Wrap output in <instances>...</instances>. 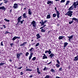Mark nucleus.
<instances>
[{
    "label": "nucleus",
    "mask_w": 78,
    "mask_h": 78,
    "mask_svg": "<svg viewBox=\"0 0 78 78\" xmlns=\"http://www.w3.org/2000/svg\"><path fill=\"white\" fill-rule=\"evenodd\" d=\"M9 62H12V59H11V58L9 59Z\"/></svg>",
    "instance_id": "54"
},
{
    "label": "nucleus",
    "mask_w": 78,
    "mask_h": 78,
    "mask_svg": "<svg viewBox=\"0 0 78 78\" xmlns=\"http://www.w3.org/2000/svg\"><path fill=\"white\" fill-rule=\"evenodd\" d=\"M24 9H23V10H24V11H26V10H27V6H25V7H24Z\"/></svg>",
    "instance_id": "44"
},
{
    "label": "nucleus",
    "mask_w": 78,
    "mask_h": 78,
    "mask_svg": "<svg viewBox=\"0 0 78 78\" xmlns=\"http://www.w3.org/2000/svg\"><path fill=\"white\" fill-rule=\"evenodd\" d=\"M4 64H5V63H0V66H3Z\"/></svg>",
    "instance_id": "39"
},
{
    "label": "nucleus",
    "mask_w": 78,
    "mask_h": 78,
    "mask_svg": "<svg viewBox=\"0 0 78 78\" xmlns=\"http://www.w3.org/2000/svg\"><path fill=\"white\" fill-rule=\"evenodd\" d=\"M59 64H58L56 63V66L57 67V68H58V67H60V65H59Z\"/></svg>",
    "instance_id": "35"
},
{
    "label": "nucleus",
    "mask_w": 78,
    "mask_h": 78,
    "mask_svg": "<svg viewBox=\"0 0 78 78\" xmlns=\"http://www.w3.org/2000/svg\"><path fill=\"white\" fill-rule=\"evenodd\" d=\"M0 9H2L3 10H4V11H5L6 9L5 7V6H2V7H0Z\"/></svg>",
    "instance_id": "15"
},
{
    "label": "nucleus",
    "mask_w": 78,
    "mask_h": 78,
    "mask_svg": "<svg viewBox=\"0 0 78 78\" xmlns=\"http://www.w3.org/2000/svg\"><path fill=\"white\" fill-rule=\"evenodd\" d=\"M5 33H4V34H8V33H10V32H8L7 31H5Z\"/></svg>",
    "instance_id": "38"
},
{
    "label": "nucleus",
    "mask_w": 78,
    "mask_h": 78,
    "mask_svg": "<svg viewBox=\"0 0 78 78\" xmlns=\"http://www.w3.org/2000/svg\"><path fill=\"white\" fill-rule=\"evenodd\" d=\"M56 15L57 16V15H56V14L54 13L53 14L52 16L53 17H56Z\"/></svg>",
    "instance_id": "33"
},
{
    "label": "nucleus",
    "mask_w": 78,
    "mask_h": 78,
    "mask_svg": "<svg viewBox=\"0 0 78 78\" xmlns=\"http://www.w3.org/2000/svg\"><path fill=\"white\" fill-rule=\"evenodd\" d=\"M1 46H3V41H2L1 43Z\"/></svg>",
    "instance_id": "48"
},
{
    "label": "nucleus",
    "mask_w": 78,
    "mask_h": 78,
    "mask_svg": "<svg viewBox=\"0 0 78 78\" xmlns=\"http://www.w3.org/2000/svg\"><path fill=\"white\" fill-rule=\"evenodd\" d=\"M19 23H21V24H22L23 23V21H20V22H18Z\"/></svg>",
    "instance_id": "49"
},
{
    "label": "nucleus",
    "mask_w": 78,
    "mask_h": 78,
    "mask_svg": "<svg viewBox=\"0 0 78 78\" xmlns=\"http://www.w3.org/2000/svg\"><path fill=\"white\" fill-rule=\"evenodd\" d=\"M39 43H38L36 44V45H35V47H37V46H39Z\"/></svg>",
    "instance_id": "46"
},
{
    "label": "nucleus",
    "mask_w": 78,
    "mask_h": 78,
    "mask_svg": "<svg viewBox=\"0 0 78 78\" xmlns=\"http://www.w3.org/2000/svg\"><path fill=\"white\" fill-rule=\"evenodd\" d=\"M46 18L47 19H50V18H51V16H50V15L49 14L47 15Z\"/></svg>",
    "instance_id": "26"
},
{
    "label": "nucleus",
    "mask_w": 78,
    "mask_h": 78,
    "mask_svg": "<svg viewBox=\"0 0 78 78\" xmlns=\"http://www.w3.org/2000/svg\"><path fill=\"white\" fill-rule=\"evenodd\" d=\"M22 19V16H19L17 20H18V22H20V21Z\"/></svg>",
    "instance_id": "17"
},
{
    "label": "nucleus",
    "mask_w": 78,
    "mask_h": 78,
    "mask_svg": "<svg viewBox=\"0 0 78 78\" xmlns=\"http://www.w3.org/2000/svg\"><path fill=\"white\" fill-rule=\"evenodd\" d=\"M73 61H78L77 59V57L76 56L74 57V59H73Z\"/></svg>",
    "instance_id": "32"
},
{
    "label": "nucleus",
    "mask_w": 78,
    "mask_h": 78,
    "mask_svg": "<svg viewBox=\"0 0 78 78\" xmlns=\"http://www.w3.org/2000/svg\"><path fill=\"white\" fill-rule=\"evenodd\" d=\"M36 59V57H34V58H32V60L33 61H34Z\"/></svg>",
    "instance_id": "47"
},
{
    "label": "nucleus",
    "mask_w": 78,
    "mask_h": 78,
    "mask_svg": "<svg viewBox=\"0 0 78 78\" xmlns=\"http://www.w3.org/2000/svg\"><path fill=\"white\" fill-rule=\"evenodd\" d=\"M72 20H75V22H76V23H78V19L76 18H71Z\"/></svg>",
    "instance_id": "13"
},
{
    "label": "nucleus",
    "mask_w": 78,
    "mask_h": 78,
    "mask_svg": "<svg viewBox=\"0 0 78 78\" xmlns=\"http://www.w3.org/2000/svg\"><path fill=\"white\" fill-rule=\"evenodd\" d=\"M7 0H3L4 3L6 4L8 2H9V1H7Z\"/></svg>",
    "instance_id": "29"
},
{
    "label": "nucleus",
    "mask_w": 78,
    "mask_h": 78,
    "mask_svg": "<svg viewBox=\"0 0 78 78\" xmlns=\"http://www.w3.org/2000/svg\"><path fill=\"white\" fill-rule=\"evenodd\" d=\"M43 59H47L48 58H47V56H46V55L45 54H43Z\"/></svg>",
    "instance_id": "14"
},
{
    "label": "nucleus",
    "mask_w": 78,
    "mask_h": 78,
    "mask_svg": "<svg viewBox=\"0 0 78 78\" xmlns=\"http://www.w3.org/2000/svg\"><path fill=\"white\" fill-rule=\"evenodd\" d=\"M27 44V42H24V43H23L22 44H20V46L21 47V46H25V44Z\"/></svg>",
    "instance_id": "19"
},
{
    "label": "nucleus",
    "mask_w": 78,
    "mask_h": 78,
    "mask_svg": "<svg viewBox=\"0 0 78 78\" xmlns=\"http://www.w3.org/2000/svg\"><path fill=\"white\" fill-rule=\"evenodd\" d=\"M66 1V0H61L60 1V3H64Z\"/></svg>",
    "instance_id": "42"
},
{
    "label": "nucleus",
    "mask_w": 78,
    "mask_h": 78,
    "mask_svg": "<svg viewBox=\"0 0 78 78\" xmlns=\"http://www.w3.org/2000/svg\"><path fill=\"white\" fill-rule=\"evenodd\" d=\"M35 44V43H33L32 45H34Z\"/></svg>",
    "instance_id": "63"
},
{
    "label": "nucleus",
    "mask_w": 78,
    "mask_h": 78,
    "mask_svg": "<svg viewBox=\"0 0 78 78\" xmlns=\"http://www.w3.org/2000/svg\"><path fill=\"white\" fill-rule=\"evenodd\" d=\"M76 6H78V0L76 2H74L73 5L69 8L68 10L69 11L73 10V6L75 9H76Z\"/></svg>",
    "instance_id": "1"
},
{
    "label": "nucleus",
    "mask_w": 78,
    "mask_h": 78,
    "mask_svg": "<svg viewBox=\"0 0 78 78\" xmlns=\"http://www.w3.org/2000/svg\"><path fill=\"white\" fill-rule=\"evenodd\" d=\"M19 23L18 22L16 24H15V25H16V26H17L18 25H19Z\"/></svg>",
    "instance_id": "53"
},
{
    "label": "nucleus",
    "mask_w": 78,
    "mask_h": 78,
    "mask_svg": "<svg viewBox=\"0 0 78 78\" xmlns=\"http://www.w3.org/2000/svg\"><path fill=\"white\" fill-rule=\"evenodd\" d=\"M73 11H69L65 14V15H67L68 16H69V17H72V16L73 15Z\"/></svg>",
    "instance_id": "3"
},
{
    "label": "nucleus",
    "mask_w": 78,
    "mask_h": 78,
    "mask_svg": "<svg viewBox=\"0 0 78 78\" xmlns=\"http://www.w3.org/2000/svg\"><path fill=\"white\" fill-rule=\"evenodd\" d=\"M70 3V1H66V5H67L69 4V3Z\"/></svg>",
    "instance_id": "34"
},
{
    "label": "nucleus",
    "mask_w": 78,
    "mask_h": 78,
    "mask_svg": "<svg viewBox=\"0 0 78 78\" xmlns=\"http://www.w3.org/2000/svg\"><path fill=\"white\" fill-rule=\"evenodd\" d=\"M59 71H62V67L60 68L59 69Z\"/></svg>",
    "instance_id": "51"
},
{
    "label": "nucleus",
    "mask_w": 78,
    "mask_h": 78,
    "mask_svg": "<svg viewBox=\"0 0 78 78\" xmlns=\"http://www.w3.org/2000/svg\"><path fill=\"white\" fill-rule=\"evenodd\" d=\"M51 61L49 63H48V65H50V64H51Z\"/></svg>",
    "instance_id": "58"
},
{
    "label": "nucleus",
    "mask_w": 78,
    "mask_h": 78,
    "mask_svg": "<svg viewBox=\"0 0 78 78\" xmlns=\"http://www.w3.org/2000/svg\"><path fill=\"white\" fill-rule=\"evenodd\" d=\"M63 37H64L62 36H60L58 37V39L59 40H61V39H62Z\"/></svg>",
    "instance_id": "24"
},
{
    "label": "nucleus",
    "mask_w": 78,
    "mask_h": 78,
    "mask_svg": "<svg viewBox=\"0 0 78 78\" xmlns=\"http://www.w3.org/2000/svg\"><path fill=\"white\" fill-rule=\"evenodd\" d=\"M36 25L37 24L36 21L34 20H33L32 22L31 23V24L30 25V27H31V25H32L34 28H36Z\"/></svg>",
    "instance_id": "2"
},
{
    "label": "nucleus",
    "mask_w": 78,
    "mask_h": 78,
    "mask_svg": "<svg viewBox=\"0 0 78 78\" xmlns=\"http://www.w3.org/2000/svg\"><path fill=\"white\" fill-rule=\"evenodd\" d=\"M44 78H50V75H46Z\"/></svg>",
    "instance_id": "36"
},
{
    "label": "nucleus",
    "mask_w": 78,
    "mask_h": 78,
    "mask_svg": "<svg viewBox=\"0 0 78 78\" xmlns=\"http://www.w3.org/2000/svg\"><path fill=\"white\" fill-rule=\"evenodd\" d=\"M78 55H77V56H76V57H77V61H78Z\"/></svg>",
    "instance_id": "64"
},
{
    "label": "nucleus",
    "mask_w": 78,
    "mask_h": 78,
    "mask_svg": "<svg viewBox=\"0 0 78 78\" xmlns=\"http://www.w3.org/2000/svg\"><path fill=\"white\" fill-rule=\"evenodd\" d=\"M26 69L25 70V71H30L31 72V71H32V69H28V67L26 66Z\"/></svg>",
    "instance_id": "21"
},
{
    "label": "nucleus",
    "mask_w": 78,
    "mask_h": 78,
    "mask_svg": "<svg viewBox=\"0 0 78 78\" xmlns=\"http://www.w3.org/2000/svg\"><path fill=\"white\" fill-rule=\"evenodd\" d=\"M48 70V68L46 67V66H45L44 69H43V70L44 71H45V70Z\"/></svg>",
    "instance_id": "30"
},
{
    "label": "nucleus",
    "mask_w": 78,
    "mask_h": 78,
    "mask_svg": "<svg viewBox=\"0 0 78 78\" xmlns=\"http://www.w3.org/2000/svg\"><path fill=\"white\" fill-rule=\"evenodd\" d=\"M18 4H17L15 3L13 5V8H14V9H17L18 8Z\"/></svg>",
    "instance_id": "8"
},
{
    "label": "nucleus",
    "mask_w": 78,
    "mask_h": 78,
    "mask_svg": "<svg viewBox=\"0 0 78 78\" xmlns=\"http://www.w3.org/2000/svg\"><path fill=\"white\" fill-rule=\"evenodd\" d=\"M73 36H74V35H72L70 37L68 36V38H69L68 40H69V42H70V41H71L70 39H72V38H73Z\"/></svg>",
    "instance_id": "11"
},
{
    "label": "nucleus",
    "mask_w": 78,
    "mask_h": 78,
    "mask_svg": "<svg viewBox=\"0 0 78 78\" xmlns=\"http://www.w3.org/2000/svg\"><path fill=\"white\" fill-rule=\"evenodd\" d=\"M47 4L49 5V6H51V5H53V2L51 0H48L47 1Z\"/></svg>",
    "instance_id": "7"
},
{
    "label": "nucleus",
    "mask_w": 78,
    "mask_h": 78,
    "mask_svg": "<svg viewBox=\"0 0 78 78\" xmlns=\"http://www.w3.org/2000/svg\"><path fill=\"white\" fill-rule=\"evenodd\" d=\"M37 72L38 73V74H41V72H40V71H39V67L37 68Z\"/></svg>",
    "instance_id": "20"
},
{
    "label": "nucleus",
    "mask_w": 78,
    "mask_h": 78,
    "mask_svg": "<svg viewBox=\"0 0 78 78\" xmlns=\"http://www.w3.org/2000/svg\"><path fill=\"white\" fill-rule=\"evenodd\" d=\"M4 20H5V21H6V22H9V20H8L6 19L5 18L4 19Z\"/></svg>",
    "instance_id": "37"
},
{
    "label": "nucleus",
    "mask_w": 78,
    "mask_h": 78,
    "mask_svg": "<svg viewBox=\"0 0 78 78\" xmlns=\"http://www.w3.org/2000/svg\"><path fill=\"white\" fill-rule=\"evenodd\" d=\"M23 72H20V75H23Z\"/></svg>",
    "instance_id": "50"
},
{
    "label": "nucleus",
    "mask_w": 78,
    "mask_h": 78,
    "mask_svg": "<svg viewBox=\"0 0 78 78\" xmlns=\"http://www.w3.org/2000/svg\"><path fill=\"white\" fill-rule=\"evenodd\" d=\"M13 45V43H10V46H12Z\"/></svg>",
    "instance_id": "59"
},
{
    "label": "nucleus",
    "mask_w": 78,
    "mask_h": 78,
    "mask_svg": "<svg viewBox=\"0 0 78 78\" xmlns=\"http://www.w3.org/2000/svg\"><path fill=\"white\" fill-rule=\"evenodd\" d=\"M48 53V54L49 53V51L47 50L46 51H45V53L46 54V53Z\"/></svg>",
    "instance_id": "45"
},
{
    "label": "nucleus",
    "mask_w": 78,
    "mask_h": 78,
    "mask_svg": "<svg viewBox=\"0 0 78 78\" xmlns=\"http://www.w3.org/2000/svg\"><path fill=\"white\" fill-rule=\"evenodd\" d=\"M11 12H12V9H11L9 10L10 13H11Z\"/></svg>",
    "instance_id": "60"
},
{
    "label": "nucleus",
    "mask_w": 78,
    "mask_h": 78,
    "mask_svg": "<svg viewBox=\"0 0 78 78\" xmlns=\"http://www.w3.org/2000/svg\"><path fill=\"white\" fill-rule=\"evenodd\" d=\"M41 21L40 22V23L41 26L42 27L43 25H44L45 23L47 22L48 21L47 20H45L44 21L43 20H41Z\"/></svg>",
    "instance_id": "4"
},
{
    "label": "nucleus",
    "mask_w": 78,
    "mask_h": 78,
    "mask_svg": "<svg viewBox=\"0 0 78 78\" xmlns=\"http://www.w3.org/2000/svg\"><path fill=\"white\" fill-rule=\"evenodd\" d=\"M55 56V55L54 54L51 53L50 54V55H49V57L51 59H52L53 58V57Z\"/></svg>",
    "instance_id": "12"
},
{
    "label": "nucleus",
    "mask_w": 78,
    "mask_h": 78,
    "mask_svg": "<svg viewBox=\"0 0 78 78\" xmlns=\"http://www.w3.org/2000/svg\"><path fill=\"white\" fill-rule=\"evenodd\" d=\"M23 17L24 19H26V18H27V19H28V17H27V16H26V13H24L23 15Z\"/></svg>",
    "instance_id": "18"
},
{
    "label": "nucleus",
    "mask_w": 78,
    "mask_h": 78,
    "mask_svg": "<svg viewBox=\"0 0 78 78\" xmlns=\"http://www.w3.org/2000/svg\"><path fill=\"white\" fill-rule=\"evenodd\" d=\"M73 20H72L71 21H69V24L70 25H71V23H73Z\"/></svg>",
    "instance_id": "31"
},
{
    "label": "nucleus",
    "mask_w": 78,
    "mask_h": 78,
    "mask_svg": "<svg viewBox=\"0 0 78 78\" xmlns=\"http://www.w3.org/2000/svg\"><path fill=\"white\" fill-rule=\"evenodd\" d=\"M16 39H20V38L18 37L15 36L13 38L12 40L13 41H15V40H16Z\"/></svg>",
    "instance_id": "9"
},
{
    "label": "nucleus",
    "mask_w": 78,
    "mask_h": 78,
    "mask_svg": "<svg viewBox=\"0 0 78 78\" xmlns=\"http://www.w3.org/2000/svg\"><path fill=\"white\" fill-rule=\"evenodd\" d=\"M42 26H43V27H45L46 26V24H45V25H43Z\"/></svg>",
    "instance_id": "62"
},
{
    "label": "nucleus",
    "mask_w": 78,
    "mask_h": 78,
    "mask_svg": "<svg viewBox=\"0 0 78 78\" xmlns=\"http://www.w3.org/2000/svg\"><path fill=\"white\" fill-rule=\"evenodd\" d=\"M50 71L51 72L53 73H55V70H54V69H51L50 70Z\"/></svg>",
    "instance_id": "25"
},
{
    "label": "nucleus",
    "mask_w": 78,
    "mask_h": 78,
    "mask_svg": "<svg viewBox=\"0 0 78 78\" xmlns=\"http://www.w3.org/2000/svg\"><path fill=\"white\" fill-rule=\"evenodd\" d=\"M44 28V27L43 26L42 27H41L40 28V30H41V29H43L42 28Z\"/></svg>",
    "instance_id": "52"
},
{
    "label": "nucleus",
    "mask_w": 78,
    "mask_h": 78,
    "mask_svg": "<svg viewBox=\"0 0 78 78\" xmlns=\"http://www.w3.org/2000/svg\"><path fill=\"white\" fill-rule=\"evenodd\" d=\"M33 76V75H31L29 76L30 78H32Z\"/></svg>",
    "instance_id": "57"
},
{
    "label": "nucleus",
    "mask_w": 78,
    "mask_h": 78,
    "mask_svg": "<svg viewBox=\"0 0 78 78\" xmlns=\"http://www.w3.org/2000/svg\"><path fill=\"white\" fill-rule=\"evenodd\" d=\"M51 50V49H48V50H49V55H50L51 54V51H50Z\"/></svg>",
    "instance_id": "41"
},
{
    "label": "nucleus",
    "mask_w": 78,
    "mask_h": 78,
    "mask_svg": "<svg viewBox=\"0 0 78 78\" xmlns=\"http://www.w3.org/2000/svg\"><path fill=\"white\" fill-rule=\"evenodd\" d=\"M22 66H21V67H19L18 68V69H22Z\"/></svg>",
    "instance_id": "55"
},
{
    "label": "nucleus",
    "mask_w": 78,
    "mask_h": 78,
    "mask_svg": "<svg viewBox=\"0 0 78 78\" xmlns=\"http://www.w3.org/2000/svg\"><path fill=\"white\" fill-rule=\"evenodd\" d=\"M3 3L2 2L0 4V6H1L2 5H3Z\"/></svg>",
    "instance_id": "61"
},
{
    "label": "nucleus",
    "mask_w": 78,
    "mask_h": 78,
    "mask_svg": "<svg viewBox=\"0 0 78 78\" xmlns=\"http://www.w3.org/2000/svg\"><path fill=\"white\" fill-rule=\"evenodd\" d=\"M33 53L32 52H31L30 55L29 57V60H30L31 59V58H32V56H33Z\"/></svg>",
    "instance_id": "10"
},
{
    "label": "nucleus",
    "mask_w": 78,
    "mask_h": 78,
    "mask_svg": "<svg viewBox=\"0 0 78 78\" xmlns=\"http://www.w3.org/2000/svg\"><path fill=\"white\" fill-rule=\"evenodd\" d=\"M36 36L37 37V39H40V38L41 37V36H40V35L39 34H37Z\"/></svg>",
    "instance_id": "22"
},
{
    "label": "nucleus",
    "mask_w": 78,
    "mask_h": 78,
    "mask_svg": "<svg viewBox=\"0 0 78 78\" xmlns=\"http://www.w3.org/2000/svg\"><path fill=\"white\" fill-rule=\"evenodd\" d=\"M41 33H45V30H44V29H42L41 30Z\"/></svg>",
    "instance_id": "27"
},
{
    "label": "nucleus",
    "mask_w": 78,
    "mask_h": 78,
    "mask_svg": "<svg viewBox=\"0 0 78 78\" xmlns=\"http://www.w3.org/2000/svg\"><path fill=\"white\" fill-rule=\"evenodd\" d=\"M55 9L56 11V15L57 19H59V15H60V13H59V11L57 10L56 9V7L55 8Z\"/></svg>",
    "instance_id": "5"
},
{
    "label": "nucleus",
    "mask_w": 78,
    "mask_h": 78,
    "mask_svg": "<svg viewBox=\"0 0 78 78\" xmlns=\"http://www.w3.org/2000/svg\"><path fill=\"white\" fill-rule=\"evenodd\" d=\"M28 14H29V15H31L32 14V12H31V9H28Z\"/></svg>",
    "instance_id": "16"
},
{
    "label": "nucleus",
    "mask_w": 78,
    "mask_h": 78,
    "mask_svg": "<svg viewBox=\"0 0 78 78\" xmlns=\"http://www.w3.org/2000/svg\"><path fill=\"white\" fill-rule=\"evenodd\" d=\"M28 55H29V52H26L25 55L26 56H28Z\"/></svg>",
    "instance_id": "40"
},
{
    "label": "nucleus",
    "mask_w": 78,
    "mask_h": 78,
    "mask_svg": "<svg viewBox=\"0 0 78 78\" xmlns=\"http://www.w3.org/2000/svg\"><path fill=\"white\" fill-rule=\"evenodd\" d=\"M68 44L67 42L64 43V48H65L66 47V46H67V45Z\"/></svg>",
    "instance_id": "23"
},
{
    "label": "nucleus",
    "mask_w": 78,
    "mask_h": 78,
    "mask_svg": "<svg viewBox=\"0 0 78 78\" xmlns=\"http://www.w3.org/2000/svg\"><path fill=\"white\" fill-rule=\"evenodd\" d=\"M2 27H4V28H6V26H5V25H3Z\"/></svg>",
    "instance_id": "56"
},
{
    "label": "nucleus",
    "mask_w": 78,
    "mask_h": 78,
    "mask_svg": "<svg viewBox=\"0 0 78 78\" xmlns=\"http://www.w3.org/2000/svg\"><path fill=\"white\" fill-rule=\"evenodd\" d=\"M33 50H34V48H31L29 50H30V51L31 52H32V51H33Z\"/></svg>",
    "instance_id": "28"
},
{
    "label": "nucleus",
    "mask_w": 78,
    "mask_h": 78,
    "mask_svg": "<svg viewBox=\"0 0 78 78\" xmlns=\"http://www.w3.org/2000/svg\"><path fill=\"white\" fill-rule=\"evenodd\" d=\"M23 55V53H17L16 54L17 59H20V56L21 55Z\"/></svg>",
    "instance_id": "6"
},
{
    "label": "nucleus",
    "mask_w": 78,
    "mask_h": 78,
    "mask_svg": "<svg viewBox=\"0 0 78 78\" xmlns=\"http://www.w3.org/2000/svg\"><path fill=\"white\" fill-rule=\"evenodd\" d=\"M56 62H57V64H60V62H59V60H56Z\"/></svg>",
    "instance_id": "43"
}]
</instances>
